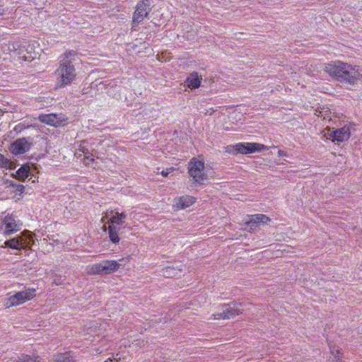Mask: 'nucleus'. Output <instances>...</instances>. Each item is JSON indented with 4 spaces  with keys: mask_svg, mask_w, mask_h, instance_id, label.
Returning a JSON list of instances; mask_svg holds the SVG:
<instances>
[{
    "mask_svg": "<svg viewBox=\"0 0 362 362\" xmlns=\"http://www.w3.org/2000/svg\"><path fill=\"white\" fill-rule=\"evenodd\" d=\"M37 55L38 52H36L30 43L25 40L21 41L2 40L0 42V58L4 60L7 59L8 56H11L31 62L37 58Z\"/></svg>",
    "mask_w": 362,
    "mask_h": 362,
    "instance_id": "1",
    "label": "nucleus"
},
{
    "mask_svg": "<svg viewBox=\"0 0 362 362\" xmlns=\"http://www.w3.org/2000/svg\"><path fill=\"white\" fill-rule=\"evenodd\" d=\"M77 54L75 50H66L59 57V66L55 71L57 87L64 88L76 80L77 73L74 62Z\"/></svg>",
    "mask_w": 362,
    "mask_h": 362,
    "instance_id": "2",
    "label": "nucleus"
},
{
    "mask_svg": "<svg viewBox=\"0 0 362 362\" xmlns=\"http://www.w3.org/2000/svg\"><path fill=\"white\" fill-rule=\"evenodd\" d=\"M325 71L337 81L354 86L361 76L358 66L340 61L332 62L325 68Z\"/></svg>",
    "mask_w": 362,
    "mask_h": 362,
    "instance_id": "3",
    "label": "nucleus"
},
{
    "mask_svg": "<svg viewBox=\"0 0 362 362\" xmlns=\"http://www.w3.org/2000/svg\"><path fill=\"white\" fill-rule=\"evenodd\" d=\"M187 170L195 185H203L204 182L208 180V175L205 170V163L202 156L191 158L187 164Z\"/></svg>",
    "mask_w": 362,
    "mask_h": 362,
    "instance_id": "4",
    "label": "nucleus"
},
{
    "mask_svg": "<svg viewBox=\"0 0 362 362\" xmlns=\"http://www.w3.org/2000/svg\"><path fill=\"white\" fill-rule=\"evenodd\" d=\"M35 296L36 289L34 288H28L11 296L6 299L5 305L7 308L18 306L32 300Z\"/></svg>",
    "mask_w": 362,
    "mask_h": 362,
    "instance_id": "5",
    "label": "nucleus"
},
{
    "mask_svg": "<svg viewBox=\"0 0 362 362\" xmlns=\"http://www.w3.org/2000/svg\"><path fill=\"white\" fill-rule=\"evenodd\" d=\"M34 145L33 138L31 136L18 138L14 140L8 148L13 156H19L28 152Z\"/></svg>",
    "mask_w": 362,
    "mask_h": 362,
    "instance_id": "6",
    "label": "nucleus"
},
{
    "mask_svg": "<svg viewBox=\"0 0 362 362\" xmlns=\"http://www.w3.org/2000/svg\"><path fill=\"white\" fill-rule=\"evenodd\" d=\"M241 303L232 302L222 306V312L213 315L214 320L230 319L242 313L243 309Z\"/></svg>",
    "mask_w": 362,
    "mask_h": 362,
    "instance_id": "7",
    "label": "nucleus"
},
{
    "mask_svg": "<svg viewBox=\"0 0 362 362\" xmlns=\"http://www.w3.org/2000/svg\"><path fill=\"white\" fill-rule=\"evenodd\" d=\"M151 11V4L149 0L139 1L135 8L132 16V23L134 25L141 23L145 18H148L149 13Z\"/></svg>",
    "mask_w": 362,
    "mask_h": 362,
    "instance_id": "8",
    "label": "nucleus"
},
{
    "mask_svg": "<svg viewBox=\"0 0 362 362\" xmlns=\"http://www.w3.org/2000/svg\"><path fill=\"white\" fill-rule=\"evenodd\" d=\"M38 119L42 123L52 127H60L66 124L68 118L66 115L60 113H50V114H40L38 116Z\"/></svg>",
    "mask_w": 362,
    "mask_h": 362,
    "instance_id": "9",
    "label": "nucleus"
},
{
    "mask_svg": "<svg viewBox=\"0 0 362 362\" xmlns=\"http://www.w3.org/2000/svg\"><path fill=\"white\" fill-rule=\"evenodd\" d=\"M120 264L116 260H105L95 264L93 266V272L97 274H110L119 268Z\"/></svg>",
    "mask_w": 362,
    "mask_h": 362,
    "instance_id": "10",
    "label": "nucleus"
},
{
    "mask_svg": "<svg viewBox=\"0 0 362 362\" xmlns=\"http://www.w3.org/2000/svg\"><path fill=\"white\" fill-rule=\"evenodd\" d=\"M238 154L247 155L254 153L262 152L268 149V147L259 143L240 142L238 143Z\"/></svg>",
    "mask_w": 362,
    "mask_h": 362,
    "instance_id": "11",
    "label": "nucleus"
},
{
    "mask_svg": "<svg viewBox=\"0 0 362 362\" xmlns=\"http://www.w3.org/2000/svg\"><path fill=\"white\" fill-rule=\"evenodd\" d=\"M4 226L3 234L5 236L11 235L21 230V224L10 214L6 215L2 220Z\"/></svg>",
    "mask_w": 362,
    "mask_h": 362,
    "instance_id": "12",
    "label": "nucleus"
},
{
    "mask_svg": "<svg viewBox=\"0 0 362 362\" xmlns=\"http://www.w3.org/2000/svg\"><path fill=\"white\" fill-rule=\"evenodd\" d=\"M28 244L26 238L23 235H17L13 238L6 240L3 247L16 250H22L26 248Z\"/></svg>",
    "mask_w": 362,
    "mask_h": 362,
    "instance_id": "13",
    "label": "nucleus"
},
{
    "mask_svg": "<svg viewBox=\"0 0 362 362\" xmlns=\"http://www.w3.org/2000/svg\"><path fill=\"white\" fill-rule=\"evenodd\" d=\"M202 76L197 71L189 74L185 80V86L190 90H195L201 86Z\"/></svg>",
    "mask_w": 362,
    "mask_h": 362,
    "instance_id": "14",
    "label": "nucleus"
},
{
    "mask_svg": "<svg viewBox=\"0 0 362 362\" xmlns=\"http://www.w3.org/2000/svg\"><path fill=\"white\" fill-rule=\"evenodd\" d=\"M351 135L350 129L347 126L334 129L329 133L330 137L338 142L347 141Z\"/></svg>",
    "mask_w": 362,
    "mask_h": 362,
    "instance_id": "15",
    "label": "nucleus"
},
{
    "mask_svg": "<svg viewBox=\"0 0 362 362\" xmlns=\"http://www.w3.org/2000/svg\"><path fill=\"white\" fill-rule=\"evenodd\" d=\"M122 226L123 225H117L116 223L108 224L107 228L104 226V230H107L108 237L111 243L117 244L119 242V234Z\"/></svg>",
    "mask_w": 362,
    "mask_h": 362,
    "instance_id": "16",
    "label": "nucleus"
},
{
    "mask_svg": "<svg viewBox=\"0 0 362 362\" xmlns=\"http://www.w3.org/2000/svg\"><path fill=\"white\" fill-rule=\"evenodd\" d=\"M107 224L124 225L127 218V214L124 212L117 211H110L106 216Z\"/></svg>",
    "mask_w": 362,
    "mask_h": 362,
    "instance_id": "17",
    "label": "nucleus"
},
{
    "mask_svg": "<svg viewBox=\"0 0 362 362\" xmlns=\"http://www.w3.org/2000/svg\"><path fill=\"white\" fill-rule=\"evenodd\" d=\"M195 197L189 195H185L179 198L175 206L179 209H185L192 206L195 202Z\"/></svg>",
    "mask_w": 362,
    "mask_h": 362,
    "instance_id": "18",
    "label": "nucleus"
},
{
    "mask_svg": "<svg viewBox=\"0 0 362 362\" xmlns=\"http://www.w3.org/2000/svg\"><path fill=\"white\" fill-rule=\"evenodd\" d=\"M32 165L29 163L22 165L17 170V176L22 180H25L30 175Z\"/></svg>",
    "mask_w": 362,
    "mask_h": 362,
    "instance_id": "19",
    "label": "nucleus"
},
{
    "mask_svg": "<svg viewBox=\"0 0 362 362\" xmlns=\"http://www.w3.org/2000/svg\"><path fill=\"white\" fill-rule=\"evenodd\" d=\"M269 218L262 214L252 215L250 218V221L253 223L259 224V223H266L269 221Z\"/></svg>",
    "mask_w": 362,
    "mask_h": 362,
    "instance_id": "20",
    "label": "nucleus"
},
{
    "mask_svg": "<svg viewBox=\"0 0 362 362\" xmlns=\"http://www.w3.org/2000/svg\"><path fill=\"white\" fill-rule=\"evenodd\" d=\"M18 362H42V358L36 355L22 354Z\"/></svg>",
    "mask_w": 362,
    "mask_h": 362,
    "instance_id": "21",
    "label": "nucleus"
},
{
    "mask_svg": "<svg viewBox=\"0 0 362 362\" xmlns=\"http://www.w3.org/2000/svg\"><path fill=\"white\" fill-rule=\"evenodd\" d=\"M329 346L331 354L337 361H339L342 356V354L341 353V349L338 346L335 345H331L330 344H329Z\"/></svg>",
    "mask_w": 362,
    "mask_h": 362,
    "instance_id": "22",
    "label": "nucleus"
},
{
    "mask_svg": "<svg viewBox=\"0 0 362 362\" xmlns=\"http://www.w3.org/2000/svg\"><path fill=\"white\" fill-rule=\"evenodd\" d=\"M57 362H75V360L69 354L64 353L59 356Z\"/></svg>",
    "mask_w": 362,
    "mask_h": 362,
    "instance_id": "23",
    "label": "nucleus"
},
{
    "mask_svg": "<svg viewBox=\"0 0 362 362\" xmlns=\"http://www.w3.org/2000/svg\"><path fill=\"white\" fill-rule=\"evenodd\" d=\"M11 161L2 153H0V168L8 169L10 168Z\"/></svg>",
    "mask_w": 362,
    "mask_h": 362,
    "instance_id": "24",
    "label": "nucleus"
},
{
    "mask_svg": "<svg viewBox=\"0 0 362 362\" xmlns=\"http://www.w3.org/2000/svg\"><path fill=\"white\" fill-rule=\"evenodd\" d=\"M238 143L233 145H228L226 147V152L231 155H237L238 153Z\"/></svg>",
    "mask_w": 362,
    "mask_h": 362,
    "instance_id": "25",
    "label": "nucleus"
},
{
    "mask_svg": "<svg viewBox=\"0 0 362 362\" xmlns=\"http://www.w3.org/2000/svg\"><path fill=\"white\" fill-rule=\"evenodd\" d=\"M175 274H176V272H175V269L173 267H167L163 270V275L168 278L174 276L175 275Z\"/></svg>",
    "mask_w": 362,
    "mask_h": 362,
    "instance_id": "26",
    "label": "nucleus"
},
{
    "mask_svg": "<svg viewBox=\"0 0 362 362\" xmlns=\"http://www.w3.org/2000/svg\"><path fill=\"white\" fill-rule=\"evenodd\" d=\"M83 163L86 165H89L91 163H94L95 159L93 157V155L90 153V154H87L83 158Z\"/></svg>",
    "mask_w": 362,
    "mask_h": 362,
    "instance_id": "27",
    "label": "nucleus"
},
{
    "mask_svg": "<svg viewBox=\"0 0 362 362\" xmlns=\"http://www.w3.org/2000/svg\"><path fill=\"white\" fill-rule=\"evenodd\" d=\"M28 127L24 123H19L14 127V131L17 133L21 132Z\"/></svg>",
    "mask_w": 362,
    "mask_h": 362,
    "instance_id": "28",
    "label": "nucleus"
},
{
    "mask_svg": "<svg viewBox=\"0 0 362 362\" xmlns=\"http://www.w3.org/2000/svg\"><path fill=\"white\" fill-rule=\"evenodd\" d=\"M79 151H81L83 153V156H85L87 154H90V151L89 150L85 147L84 146H83L82 144L80 145L79 146Z\"/></svg>",
    "mask_w": 362,
    "mask_h": 362,
    "instance_id": "29",
    "label": "nucleus"
},
{
    "mask_svg": "<svg viewBox=\"0 0 362 362\" xmlns=\"http://www.w3.org/2000/svg\"><path fill=\"white\" fill-rule=\"evenodd\" d=\"M173 170V168H168V169H166L165 170H162L161 171V175L165 177H167L172 171Z\"/></svg>",
    "mask_w": 362,
    "mask_h": 362,
    "instance_id": "30",
    "label": "nucleus"
},
{
    "mask_svg": "<svg viewBox=\"0 0 362 362\" xmlns=\"http://www.w3.org/2000/svg\"><path fill=\"white\" fill-rule=\"evenodd\" d=\"M278 155L280 157H283V156H287V153L284 150H281V149H279V151H278Z\"/></svg>",
    "mask_w": 362,
    "mask_h": 362,
    "instance_id": "31",
    "label": "nucleus"
},
{
    "mask_svg": "<svg viewBox=\"0 0 362 362\" xmlns=\"http://www.w3.org/2000/svg\"><path fill=\"white\" fill-rule=\"evenodd\" d=\"M4 13V9L3 8V6L0 4V16H2Z\"/></svg>",
    "mask_w": 362,
    "mask_h": 362,
    "instance_id": "32",
    "label": "nucleus"
},
{
    "mask_svg": "<svg viewBox=\"0 0 362 362\" xmlns=\"http://www.w3.org/2000/svg\"><path fill=\"white\" fill-rule=\"evenodd\" d=\"M105 362H121L120 359H115L114 361L108 358Z\"/></svg>",
    "mask_w": 362,
    "mask_h": 362,
    "instance_id": "33",
    "label": "nucleus"
},
{
    "mask_svg": "<svg viewBox=\"0 0 362 362\" xmlns=\"http://www.w3.org/2000/svg\"><path fill=\"white\" fill-rule=\"evenodd\" d=\"M54 283H55V284H57V285H59V284H61V282H60L59 281L57 280V279H54Z\"/></svg>",
    "mask_w": 362,
    "mask_h": 362,
    "instance_id": "34",
    "label": "nucleus"
}]
</instances>
